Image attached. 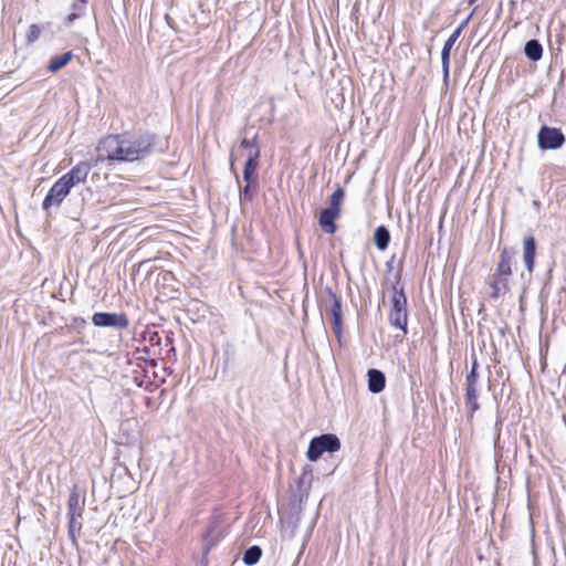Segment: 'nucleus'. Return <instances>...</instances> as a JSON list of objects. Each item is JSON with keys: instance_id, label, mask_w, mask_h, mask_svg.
<instances>
[{"instance_id": "nucleus-17", "label": "nucleus", "mask_w": 566, "mask_h": 566, "mask_svg": "<svg viewBox=\"0 0 566 566\" xmlns=\"http://www.w3.org/2000/svg\"><path fill=\"white\" fill-rule=\"evenodd\" d=\"M331 314L334 318V328L335 332H339L342 325V304L340 300L334 296L333 305L331 306Z\"/></svg>"}, {"instance_id": "nucleus-4", "label": "nucleus", "mask_w": 566, "mask_h": 566, "mask_svg": "<svg viewBox=\"0 0 566 566\" xmlns=\"http://www.w3.org/2000/svg\"><path fill=\"white\" fill-rule=\"evenodd\" d=\"M389 321L392 326L406 332L408 314L407 298L402 291L395 289L392 296V307L389 313Z\"/></svg>"}, {"instance_id": "nucleus-25", "label": "nucleus", "mask_w": 566, "mask_h": 566, "mask_svg": "<svg viewBox=\"0 0 566 566\" xmlns=\"http://www.w3.org/2000/svg\"><path fill=\"white\" fill-rule=\"evenodd\" d=\"M77 506H78V496H77V494H71V496L69 499L70 514L71 513L75 514V511H76Z\"/></svg>"}, {"instance_id": "nucleus-28", "label": "nucleus", "mask_w": 566, "mask_h": 566, "mask_svg": "<svg viewBox=\"0 0 566 566\" xmlns=\"http://www.w3.org/2000/svg\"><path fill=\"white\" fill-rule=\"evenodd\" d=\"M476 0H469V3L472 4L474 3Z\"/></svg>"}, {"instance_id": "nucleus-3", "label": "nucleus", "mask_w": 566, "mask_h": 566, "mask_svg": "<svg viewBox=\"0 0 566 566\" xmlns=\"http://www.w3.org/2000/svg\"><path fill=\"white\" fill-rule=\"evenodd\" d=\"M340 449L339 439L332 433L322 434L311 440L306 457L314 462L319 459L324 452H336Z\"/></svg>"}, {"instance_id": "nucleus-1", "label": "nucleus", "mask_w": 566, "mask_h": 566, "mask_svg": "<svg viewBox=\"0 0 566 566\" xmlns=\"http://www.w3.org/2000/svg\"><path fill=\"white\" fill-rule=\"evenodd\" d=\"M153 147L148 133H124L103 138L97 145L98 160L135 161L147 156Z\"/></svg>"}, {"instance_id": "nucleus-22", "label": "nucleus", "mask_w": 566, "mask_h": 566, "mask_svg": "<svg viewBox=\"0 0 566 566\" xmlns=\"http://www.w3.org/2000/svg\"><path fill=\"white\" fill-rule=\"evenodd\" d=\"M256 168H258V161H252V163L245 161L243 177L248 182L251 180V177H252L253 172L256 170Z\"/></svg>"}, {"instance_id": "nucleus-9", "label": "nucleus", "mask_w": 566, "mask_h": 566, "mask_svg": "<svg viewBox=\"0 0 566 566\" xmlns=\"http://www.w3.org/2000/svg\"><path fill=\"white\" fill-rule=\"evenodd\" d=\"M536 243L532 235L523 240V261L528 273H532L535 265Z\"/></svg>"}, {"instance_id": "nucleus-13", "label": "nucleus", "mask_w": 566, "mask_h": 566, "mask_svg": "<svg viewBox=\"0 0 566 566\" xmlns=\"http://www.w3.org/2000/svg\"><path fill=\"white\" fill-rule=\"evenodd\" d=\"M511 256L507 254L506 251H503L501 254L500 262L497 264L496 274L495 276L506 279L511 275L512 269H511Z\"/></svg>"}, {"instance_id": "nucleus-14", "label": "nucleus", "mask_w": 566, "mask_h": 566, "mask_svg": "<svg viewBox=\"0 0 566 566\" xmlns=\"http://www.w3.org/2000/svg\"><path fill=\"white\" fill-rule=\"evenodd\" d=\"M525 54L532 61H538L542 57L543 49L537 40H530L525 44Z\"/></svg>"}, {"instance_id": "nucleus-19", "label": "nucleus", "mask_w": 566, "mask_h": 566, "mask_svg": "<svg viewBox=\"0 0 566 566\" xmlns=\"http://www.w3.org/2000/svg\"><path fill=\"white\" fill-rule=\"evenodd\" d=\"M262 551L259 546H251L243 554V563L245 565H254L259 562Z\"/></svg>"}, {"instance_id": "nucleus-23", "label": "nucleus", "mask_w": 566, "mask_h": 566, "mask_svg": "<svg viewBox=\"0 0 566 566\" xmlns=\"http://www.w3.org/2000/svg\"><path fill=\"white\" fill-rule=\"evenodd\" d=\"M41 34V28L38 24H31L27 35L28 42H34Z\"/></svg>"}, {"instance_id": "nucleus-27", "label": "nucleus", "mask_w": 566, "mask_h": 566, "mask_svg": "<svg viewBox=\"0 0 566 566\" xmlns=\"http://www.w3.org/2000/svg\"><path fill=\"white\" fill-rule=\"evenodd\" d=\"M86 2V0H80V3L74 4V9L81 11L83 4Z\"/></svg>"}, {"instance_id": "nucleus-12", "label": "nucleus", "mask_w": 566, "mask_h": 566, "mask_svg": "<svg viewBox=\"0 0 566 566\" xmlns=\"http://www.w3.org/2000/svg\"><path fill=\"white\" fill-rule=\"evenodd\" d=\"M389 240H390V234H389V231L387 230V228L384 226H379L376 229L375 234H374V241H375L376 247L380 251H384L388 248Z\"/></svg>"}, {"instance_id": "nucleus-15", "label": "nucleus", "mask_w": 566, "mask_h": 566, "mask_svg": "<svg viewBox=\"0 0 566 566\" xmlns=\"http://www.w3.org/2000/svg\"><path fill=\"white\" fill-rule=\"evenodd\" d=\"M491 296L493 298H497L501 294H504L509 291L507 279L496 276L491 284Z\"/></svg>"}, {"instance_id": "nucleus-21", "label": "nucleus", "mask_w": 566, "mask_h": 566, "mask_svg": "<svg viewBox=\"0 0 566 566\" xmlns=\"http://www.w3.org/2000/svg\"><path fill=\"white\" fill-rule=\"evenodd\" d=\"M81 530V523L76 520L75 514H70V521H69V533L71 537L74 539L75 534L78 533Z\"/></svg>"}, {"instance_id": "nucleus-16", "label": "nucleus", "mask_w": 566, "mask_h": 566, "mask_svg": "<svg viewBox=\"0 0 566 566\" xmlns=\"http://www.w3.org/2000/svg\"><path fill=\"white\" fill-rule=\"evenodd\" d=\"M72 56H73L72 52H66L62 55L55 56L50 61L48 69L51 72H56L60 69L64 67L70 62Z\"/></svg>"}, {"instance_id": "nucleus-11", "label": "nucleus", "mask_w": 566, "mask_h": 566, "mask_svg": "<svg viewBox=\"0 0 566 566\" xmlns=\"http://www.w3.org/2000/svg\"><path fill=\"white\" fill-rule=\"evenodd\" d=\"M386 384L385 375L378 369L368 370V389L378 394L384 390Z\"/></svg>"}, {"instance_id": "nucleus-24", "label": "nucleus", "mask_w": 566, "mask_h": 566, "mask_svg": "<svg viewBox=\"0 0 566 566\" xmlns=\"http://www.w3.org/2000/svg\"><path fill=\"white\" fill-rule=\"evenodd\" d=\"M478 374H476V361L473 363L472 369L467 376V385H476Z\"/></svg>"}, {"instance_id": "nucleus-6", "label": "nucleus", "mask_w": 566, "mask_h": 566, "mask_svg": "<svg viewBox=\"0 0 566 566\" xmlns=\"http://www.w3.org/2000/svg\"><path fill=\"white\" fill-rule=\"evenodd\" d=\"M92 322L98 327H115L124 329L128 326V319L125 314L117 313H95Z\"/></svg>"}, {"instance_id": "nucleus-5", "label": "nucleus", "mask_w": 566, "mask_h": 566, "mask_svg": "<svg viewBox=\"0 0 566 566\" xmlns=\"http://www.w3.org/2000/svg\"><path fill=\"white\" fill-rule=\"evenodd\" d=\"M565 143V136L559 128L542 126L537 134L538 147L543 150L558 149Z\"/></svg>"}, {"instance_id": "nucleus-18", "label": "nucleus", "mask_w": 566, "mask_h": 566, "mask_svg": "<svg viewBox=\"0 0 566 566\" xmlns=\"http://www.w3.org/2000/svg\"><path fill=\"white\" fill-rule=\"evenodd\" d=\"M465 400L471 412L479 409L476 385H467Z\"/></svg>"}, {"instance_id": "nucleus-20", "label": "nucleus", "mask_w": 566, "mask_h": 566, "mask_svg": "<svg viewBox=\"0 0 566 566\" xmlns=\"http://www.w3.org/2000/svg\"><path fill=\"white\" fill-rule=\"evenodd\" d=\"M344 195V190L342 188H337L331 196L328 209H332L340 213V207L343 203Z\"/></svg>"}, {"instance_id": "nucleus-10", "label": "nucleus", "mask_w": 566, "mask_h": 566, "mask_svg": "<svg viewBox=\"0 0 566 566\" xmlns=\"http://www.w3.org/2000/svg\"><path fill=\"white\" fill-rule=\"evenodd\" d=\"M340 213L334 211L332 209L325 208L319 213V226L322 229L329 234H333L336 231V226L334 223L335 219L339 217Z\"/></svg>"}, {"instance_id": "nucleus-7", "label": "nucleus", "mask_w": 566, "mask_h": 566, "mask_svg": "<svg viewBox=\"0 0 566 566\" xmlns=\"http://www.w3.org/2000/svg\"><path fill=\"white\" fill-rule=\"evenodd\" d=\"M462 31V27L457 28L449 39L446 41L442 53H441V64H442V72H443V82L446 85H448L449 82V69H450V53L451 50L459 39Z\"/></svg>"}, {"instance_id": "nucleus-26", "label": "nucleus", "mask_w": 566, "mask_h": 566, "mask_svg": "<svg viewBox=\"0 0 566 566\" xmlns=\"http://www.w3.org/2000/svg\"><path fill=\"white\" fill-rule=\"evenodd\" d=\"M77 12H73L71 13L66 20H65V24L66 25H70L75 19H77L80 15H81V12L78 10H76Z\"/></svg>"}, {"instance_id": "nucleus-2", "label": "nucleus", "mask_w": 566, "mask_h": 566, "mask_svg": "<svg viewBox=\"0 0 566 566\" xmlns=\"http://www.w3.org/2000/svg\"><path fill=\"white\" fill-rule=\"evenodd\" d=\"M92 167L87 161H80L69 172L63 175L49 190L42 208L49 211L51 207L60 206L71 189L86 180Z\"/></svg>"}, {"instance_id": "nucleus-8", "label": "nucleus", "mask_w": 566, "mask_h": 566, "mask_svg": "<svg viewBox=\"0 0 566 566\" xmlns=\"http://www.w3.org/2000/svg\"><path fill=\"white\" fill-rule=\"evenodd\" d=\"M239 157H243L245 161L250 163L259 160L260 148L255 138L252 140L243 139L241 142L239 149L232 155L231 164L233 165L234 160L239 159Z\"/></svg>"}]
</instances>
